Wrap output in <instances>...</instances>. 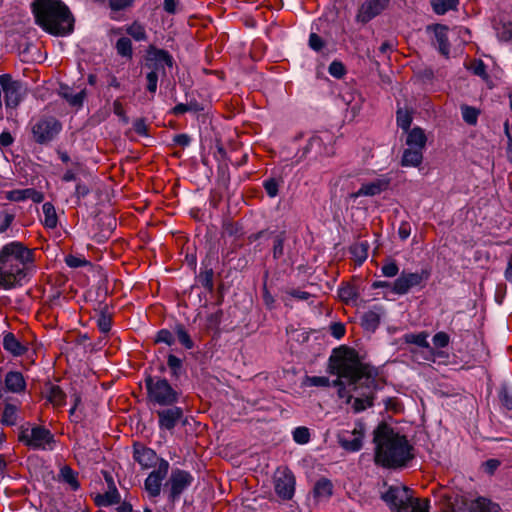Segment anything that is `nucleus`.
I'll return each instance as SVG.
<instances>
[{
  "instance_id": "nucleus-6",
  "label": "nucleus",
  "mask_w": 512,
  "mask_h": 512,
  "mask_svg": "<svg viewBox=\"0 0 512 512\" xmlns=\"http://www.w3.org/2000/svg\"><path fill=\"white\" fill-rule=\"evenodd\" d=\"M147 400L153 405L172 406L178 402L180 392L167 379L159 376L145 378Z\"/></svg>"
},
{
  "instance_id": "nucleus-43",
  "label": "nucleus",
  "mask_w": 512,
  "mask_h": 512,
  "mask_svg": "<svg viewBox=\"0 0 512 512\" xmlns=\"http://www.w3.org/2000/svg\"><path fill=\"white\" fill-rule=\"evenodd\" d=\"M175 334L178 338V341L182 346L186 349L190 350L194 347V342L188 334L187 330L182 324H178L175 326Z\"/></svg>"
},
{
  "instance_id": "nucleus-21",
  "label": "nucleus",
  "mask_w": 512,
  "mask_h": 512,
  "mask_svg": "<svg viewBox=\"0 0 512 512\" xmlns=\"http://www.w3.org/2000/svg\"><path fill=\"white\" fill-rule=\"evenodd\" d=\"M427 30L434 32L435 41L433 45L443 55L448 57L450 53V43L448 40L449 28L446 25L434 24L427 27Z\"/></svg>"
},
{
  "instance_id": "nucleus-56",
  "label": "nucleus",
  "mask_w": 512,
  "mask_h": 512,
  "mask_svg": "<svg viewBox=\"0 0 512 512\" xmlns=\"http://www.w3.org/2000/svg\"><path fill=\"white\" fill-rule=\"evenodd\" d=\"M66 265L70 268H79L89 264V262L81 256L69 254L64 259Z\"/></svg>"
},
{
  "instance_id": "nucleus-28",
  "label": "nucleus",
  "mask_w": 512,
  "mask_h": 512,
  "mask_svg": "<svg viewBox=\"0 0 512 512\" xmlns=\"http://www.w3.org/2000/svg\"><path fill=\"white\" fill-rule=\"evenodd\" d=\"M423 150L419 148H407L403 151L401 165L404 167H417L422 163Z\"/></svg>"
},
{
  "instance_id": "nucleus-14",
  "label": "nucleus",
  "mask_w": 512,
  "mask_h": 512,
  "mask_svg": "<svg viewBox=\"0 0 512 512\" xmlns=\"http://www.w3.org/2000/svg\"><path fill=\"white\" fill-rule=\"evenodd\" d=\"M170 465L163 458L158 461L157 468L150 472L145 479L144 487L150 497H157L161 493L162 481L166 478Z\"/></svg>"
},
{
  "instance_id": "nucleus-62",
  "label": "nucleus",
  "mask_w": 512,
  "mask_h": 512,
  "mask_svg": "<svg viewBox=\"0 0 512 512\" xmlns=\"http://www.w3.org/2000/svg\"><path fill=\"white\" fill-rule=\"evenodd\" d=\"M221 319H222V311L221 310H217L216 312L209 314L206 319L207 327L209 329L217 328L221 322Z\"/></svg>"
},
{
  "instance_id": "nucleus-35",
  "label": "nucleus",
  "mask_w": 512,
  "mask_h": 512,
  "mask_svg": "<svg viewBox=\"0 0 512 512\" xmlns=\"http://www.w3.org/2000/svg\"><path fill=\"white\" fill-rule=\"evenodd\" d=\"M117 54L123 58L131 60L133 57V47L130 38L121 37L115 44Z\"/></svg>"
},
{
  "instance_id": "nucleus-55",
  "label": "nucleus",
  "mask_w": 512,
  "mask_h": 512,
  "mask_svg": "<svg viewBox=\"0 0 512 512\" xmlns=\"http://www.w3.org/2000/svg\"><path fill=\"white\" fill-rule=\"evenodd\" d=\"M155 342L164 343L168 346H171L175 342L174 335L168 329H161L156 334Z\"/></svg>"
},
{
  "instance_id": "nucleus-24",
  "label": "nucleus",
  "mask_w": 512,
  "mask_h": 512,
  "mask_svg": "<svg viewBox=\"0 0 512 512\" xmlns=\"http://www.w3.org/2000/svg\"><path fill=\"white\" fill-rule=\"evenodd\" d=\"M383 309L380 306H374L361 316V325L364 329L374 331L380 324Z\"/></svg>"
},
{
  "instance_id": "nucleus-60",
  "label": "nucleus",
  "mask_w": 512,
  "mask_h": 512,
  "mask_svg": "<svg viewBox=\"0 0 512 512\" xmlns=\"http://www.w3.org/2000/svg\"><path fill=\"white\" fill-rule=\"evenodd\" d=\"M433 344L436 348H444L449 344L450 337L446 332H437L432 338Z\"/></svg>"
},
{
  "instance_id": "nucleus-38",
  "label": "nucleus",
  "mask_w": 512,
  "mask_h": 512,
  "mask_svg": "<svg viewBox=\"0 0 512 512\" xmlns=\"http://www.w3.org/2000/svg\"><path fill=\"white\" fill-rule=\"evenodd\" d=\"M458 3V0H432V7L436 14L443 15L449 10L455 9Z\"/></svg>"
},
{
  "instance_id": "nucleus-52",
  "label": "nucleus",
  "mask_w": 512,
  "mask_h": 512,
  "mask_svg": "<svg viewBox=\"0 0 512 512\" xmlns=\"http://www.w3.org/2000/svg\"><path fill=\"white\" fill-rule=\"evenodd\" d=\"M381 271L383 276L393 278L398 275L399 267L394 260H386L381 267Z\"/></svg>"
},
{
  "instance_id": "nucleus-36",
  "label": "nucleus",
  "mask_w": 512,
  "mask_h": 512,
  "mask_svg": "<svg viewBox=\"0 0 512 512\" xmlns=\"http://www.w3.org/2000/svg\"><path fill=\"white\" fill-rule=\"evenodd\" d=\"M62 97L73 107H82L86 97L85 89L78 93H73L70 89H65L61 92Z\"/></svg>"
},
{
  "instance_id": "nucleus-46",
  "label": "nucleus",
  "mask_w": 512,
  "mask_h": 512,
  "mask_svg": "<svg viewBox=\"0 0 512 512\" xmlns=\"http://www.w3.org/2000/svg\"><path fill=\"white\" fill-rule=\"evenodd\" d=\"M461 113L463 120L467 124L475 125L477 123L479 111L476 108L468 105H463L461 107Z\"/></svg>"
},
{
  "instance_id": "nucleus-2",
  "label": "nucleus",
  "mask_w": 512,
  "mask_h": 512,
  "mask_svg": "<svg viewBox=\"0 0 512 512\" xmlns=\"http://www.w3.org/2000/svg\"><path fill=\"white\" fill-rule=\"evenodd\" d=\"M35 249L12 241L0 249V286L6 290L21 287L36 271Z\"/></svg>"
},
{
  "instance_id": "nucleus-29",
  "label": "nucleus",
  "mask_w": 512,
  "mask_h": 512,
  "mask_svg": "<svg viewBox=\"0 0 512 512\" xmlns=\"http://www.w3.org/2000/svg\"><path fill=\"white\" fill-rule=\"evenodd\" d=\"M427 137L425 132L420 127H414L410 131L408 130L406 144L410 148H419L423 150L425 148Z\"/></svg>"
},
{
  "instance_id": "nucleus-20",
  "label": "nucleus",
  "mask_w": 512,
  "mask_h": 512,
  "mask_svg": "<svg viewBox=\"0 0 512 512\" xmlns=\"http://www.w3.org/2000/svg\"><path fill=\"white\" fill-rule=\"evenodd\" d=\"M427 338H428L427 332H420L417 334L416 333H407L403 336L405 343L415 344V345L427 350L428 355L424 357L425 360L435 361V358L441 357L443 355V352L434 351V349L430 346Z\"/></svg>"
},
{
  "instance_id": "nucleus-25",
  "label": "nucleus",
  "mask_w": 512,
  "mask_h": 512,
  "mask_svg": "<svg viewBox=\"0 0 512 512\" xmlns=\"http://www.w3.org/2000/svg\"><path fill=\"white\" fill-rule=\"evenodd\" d=\"M4 383L6 389L13 393L22 392L26 386L23 375L17 371L8 372L5 376Z\"/></svg>"
},
{
  "instance_id": "nucleus-50",
  "label": "nucleus",
  "mask_w": 512,
  "mask_h": 512,
  "mask_svg": "<svg viewBox=\"0 0 512 512\" xmlns=\"http://www.w3.org/2000/svg\"><path fill=\"white\" fill-rule=\"evenodd\" d=\"M61 476L63 480L73 488V490H77L79 488L76 473L69 466L61 468Z\"/></svg>"
},
{
  "instance_id": "nucleus-41",
  "label": "nucleus",
  "mask_w": 512,
  "mask_h": 512,
  "mask_svg": "<svg viewBox=\"0 0 512 512\" xmlns=\"http://www.w3.org/2000/svg\"><path fill=\"white\" fill-rule=\"evenodd\" d=\"M126 33L136 41H145L147 39L144 26L137 21H134L126 28Z\"/></svg>"
},
{
  "instance_id": "nucleus-5",
  "label": "nucleus",
  "mask_w": 512,
  "mask_h": 512,
  "mask_svg": "<svg viewBox=\"0 0 512 512\" xmlns=\"http://www.w3.org/2000/svg\"><path fill=\"white\" fill-rule=\"evenodd\" d=\"M381 499L393 512H429V500L415 498L412 490L401 484L388 486Z\"/></svg>"
},
{
  "instance_id": "nucleus-17",
  "label": "nucleus",
  "mask_w": 512,
  "mask_h": 512,
  "mask_svg": "<svg viewBox=\"0 0 512 512\" xmlns=\"http://www.w3.org/2000/svg\"><path fill=\"white\" fill-rule=\"evenodd\" d=\"M390 0H365L356 15V21L366 24L380 15L388 6Z\"/></svg>"
},
{
  "instance_id": "nucleus-33",
  "label": "nucleus",
  "mask_w": 512,
  "mask_h": 512,
  "mask_svg": "<svg viewBox=\"0 0 512 512\" xmlns=\"http://www.w3.org/2000/svg\"><path fill=\"white\" fill-rule=\"evenodd\" d=\"M42 210L44 214V226L49 229L56 228L58 224V217L54 205L50 202H46L43 204Z\"/></svg>"
},
{
  "instance_id": "nucleus-11",
  "label": "nucleus",
  "mask_w": 512,
  "mask_h": 512,
  "mask_svg": "<svg viewBox=\"0 0 512 512\" xmlns=\"http://www.w3.org/2000/svg\"><path fill=\"white\" fill-rule=\"evenodd\" d=\"M297 163L305 158L319 160L334 154L333 146L326 144L321 136L314 135L309 138L307 144L302 148Z\"/></svg>"
},
{
  "instance_id": "nucleus-39",
  "label": "nucleus",
  "mask_w": 512,
  "mask_h": 512,
  "mask_svg": "<svg viewBox=\"0 0 512 512\" xmlns=\"http://www.w3.org/2000/svg\"><path fill=\"white\" fill-rule=\"evenodd\" d=\"M17 411L18 408L16 405L7 403L3 409L2 422L8 426L15 425L18 418Z\"/></svg>"
},
{
  "instance_id": "nucleus-51",
  "label": "nucleus",
  "mask_w": 512,
  "mask_h": 512,
  "mask_svg": "<svg viewBox=\"0 0 512 512\" xmlns=\"http://www.w3.org/2000/svg\"><path fill=\"white\" fill-rule=\"evenodd\" d=\"M293 440L298 444H306L310 441V432L307 427L300 426L293 431Z\"/></svg>"
},
{
  "instance_id": "nucleus-59",
  "label": "nucleus",
  "mask_w": 512,
  "mask_h": 512,
  "mask_svg": "<svg viewBox=\"0 0 512 512\" xmlns=\"http://www.w3.org/2000/svg\"><path fill=\"white\" fill-rule=\"evenodd\" d=\"M158 78H159V73H157L156 71H150L146 74V81H147L146 89L151 94H155V92L157 91Z\"/></svg>"
},
{
  "instance_id": "nucleus-61",
  "label": "nucleus",
  "mask_w": 512,
  "mask_h": 512,
  "mask_svg": "<svg viewBox=\"0 0 512 512\" xmlns=\"http://www.w3.org/2000/svg\"><path fill=\"white\" fill-rule=\"evenodd\" d=\"M133 4L134 0H109V7L113 11L125 10L129 7H132Z\"/></svg>"
},
{
  "instance_id": "nucleus-45",
  "label": "nucleus",
  "mask_w": 512,
  "mask_h": 512,
  "mask_svg": "<svg viewBox=\"0 0 512 512\" xmlns=\"http://www.w3.org/2000/svg\"><path fill=\"white\" fill-rule=\"evenodd\" d=\"M167 365L170 368L173 377L178 378L182 374L183 362L177 356L169 354L167 357Z\"/></svg>"
},
{
  "instance_id": "nucleus-57",
  "label": "nucleus",
  "mask_w": 512,
  "mask_h": 512,
  "mask_svg": "<svg viewBox=\"0 0 512 512\" xmlns=\"http://www.w3.org/2000/svg\"><path fill=\"white\" fill-rule=\"evenodd\" d=\"M328 71L331 76L341 79L346 74L345 66L340 61H333L328 68Z\"/></svg>"
},
{
  "instance_id": "nucleus-34",
  "label": "nucleus",
  "mask_w": 512,
  "mask_h": 512,
  "mask_svg": "<svg viewBox=\"0 0 512 512\" xmlns=\"http://www.w3.org/2000/svg\"><path fill=\"white\" fill-rule=\"evenodd\" d=\"M500 506L487 498L480 497L472 505V512H499Z\"/></svg>"
},
{
  "instance_id": "nucleus-15",
  "label": "nucleus",
  "mask_w": 512,
  "mask_h": 512,
  "mask_svg": "<svg viewBox=\"0 0 512 512\" xmlns=\"http://www.w3.org/2000/svg\"><path fill=\"white\" fill-rule=\"evenodd\" d=\"M365 433V426L363 423L358 422L352 431H341L337 438L340 446L349 452H357L363 446V437Z\"/></svg>"
},
{
  "instance_id": "nucleus-47",
  "label": "nucleus",
  "mask_w": 512,
  "mask_h": 512,
  "mask_svg": "<svg viewBox=\"0 0 512 512\" xmlns=\"http://www.w3.org/2000/svg\"><path fill=\"white\" fill-rule=\"evenodd\" d=\"M469 69L474 75L479 76L484 81L489 80V75L486 71V65L482 60H473L469 66Z\"/></svg>"
},
{
  "instance_id": "nucleus-49",
  "label": "nucleus",
  "mask_w": 512,
  "mask_h": 512,
  "mask_svg": "<svg viewBox=\"0 0 512 512\" xmlns=\"http://www.w3.org/2000/svg\"><path fill=\"white\" fill-rule=\"evenodd\" d=\"M499 400L503 407L512 410V388L502 385L499 390Z\"/></svg>"
},
{
  "instance_id": "nucleus-10",
  "label": "nucleus",
  "mask_w": 512,
  "mask_h": 512,
  "mask_svg": "<svg viewBox=\"0 0 512 512\" xmlns=\"http://www.w3.org/2000/svg\"><path fill=\"white\" fill-rule=\"evenodd\" d=\"M61 123L54 117H43L32 127V134L38 144L51 142L61 131Z\"/></svg>"
},
{
  "instance_id": "nucleus-63",
  "label": "nucleus",
  "mask_w": 512,
  "mask_h": 512,
  "mask_svg": "<svg viewBox=\"0 0 512 512\" xmlns=\"http://www.w3.org/2000/svg\"><path fill=\"white\" fill-rule=\"evenodd\" d=\"M113 112L115 115H117L120 118V120L123 123L127 124L129 122V118L126 116L123 104L121 103V101L119 99H116L113 102Z\"/></svg>"
},
{
  "instance_id": "nucleus-19",
  "label": "nucleus",
  "mask_w": 512,
  "mask_h": 512,
  "mask_svg": "<svg viewBox=\"0 0 512 512\" xmlns=\"http://www.w3.org/2000/svg\"><path fill=\"white\" fill-rule=\"evenodd\" d=\"M166 409L158 410V425L161 430H173L176 425L183 418V409L181 407L172 405L167 406Z\"/></svg>"
},
{
  "instance_id": "nucleus-1",
  "label": "nucleus",
  "mask_w": 512,
  "mask_h": 512,
  "mask_svg": "<svg viewBox=\"0 0 512 512\" xmlns=\"http://www.w3.org/2000/svg\"><path fill=\"white\" fill-rule=\"evenodd\" d=\"M329 373L336 375L333 386L338 387L340 398L347 397L350 402L352 395H349L344 381L356 393L352 407L356 413L371 407L374 401V392L377 389V373L371 366L362 363L354 349L345 346L333 350L329 358Z\"/></svg>"
},
{
  "instance_id": "nucleus-18",
  "label": "nucleus",
  "mask_w": 512,
  "mask_h": 512,
  "mask_svg": "<svg viewBox=\"0 0 512 512\" xmlns=\"http://www.w3.org/2000/svg\"><path fill=\"white\" fill-rule=\"evenodd\" d=\"M390 186V178L382 175L371 182L363 183L360 189L350 194V198L357 199L362 196H376L386 191Z\"/></svg>"
},
{
  "instance_id": "nucleus-7",
  "label": "nucleus",
  "mask_w": 512,
  "mask_h": 512,
  "mask_svg": "<svg viewBox=\"0 0 512 512\" xmlns=\"http://www.w3.org/2000/svg\"><path fill=\"white\" fill-rule=\"evenodd\" d=\"M430 276V268H423L416 272L403 270L392 282V292L397 295H406L412 289H423Z\"/></svg>"
},
{
  "instance_id": "nucleus-42",
  "label": "nucleus",
  "mask_w": 512,
  "mask_h": 512,
  "mask_svg": "<svg viewBox=\"0 0 512 512\" xmlns=\"http://www.w3.org/2000/svg\"><path fill=\"white\" fill-rule=\"evenodd\" d=\"M396 121L398 127L408 132L412 123V115L407 109L399 108L396 112Z\"/></svg>"
},
{
  "instance_id": "nucleus-23",
  "label": "nucleus",
  "mask_w": 512,
  "mask_h": 512,
  "mask_svg": "<svg viewBox=\"0 0 512 512\" xmlns=\"http://www.w3.org/2000/svg\"><path fill=\"white\" fill-rule=\"evenodd\" d=\"M133 458L144 469L154 466L158 460L156 452L143 445H134Z\"/></svg>"
},
{
  "instance_id": "nucleus-22",
  "label": "nucleus",
  "mask_w": 512,
  "mask_h": 512,
  "mask_svg": "<svg viewBox=\"0 0 512 512\" xmlns=\"http://www.w3.org/2000/svg\"><path fill=\"white\" fill-rule=\"evenodd\" d=\"M5 198L13 202L32 200L34 203H41L44 200V194L34 188L15 189L5 192Z\"/></svg>"
},
{
  "instance_id": "nucleus-9",
  "label": "nucleus",
  "mask_w": 512,
  "mask_h": 512,
  "mask_svg": "<svg viewBox=\"0 0 512 512\" xmlns=\"http://www.w3.org/2000/svg\"><path fill=\"white\" fill-rule=\"evenodd\" d=\"M19 440L26 446L37 450H52L55 444L54 435L43 426H35L30 433L22 431Z\"/></svg>"
},
{
  "instance_id": "nucleus-40",
  "label": "nucleus",
  "mask_w": 512,
  "mask_h": 512,
  "mask_svg": "<svg viewBox=\"0 0 512 512\" xmlns=\"http://www.w3.org/2000/svg\"><path fill=\"white\" fill-rule=\"evenodd\" d=\"M368 243L361 242L353 245L350 248L351 254L354 256L356 262L361 265L368 257Z\"/></svg>"
},
{
  "instance_id": "nucleus-58",
  "label": "nucleus",
  "mask_w": 512,
  "mask_h": 512,
  "mask_svg": "<svg viewBox=\"0 0 512 512\" xmlns=\"http://www.w3.org/2000/svg\"><path fill=\"white\" fill-rule=\"evenodd\" d=\"M15 215L9 213L7 211H2L0 213V234L7 231V229L11 226L14 221Z\"/></svg>"
},
{
  "instance_id": "nucleus-4",
  "label": "nucleus",
  "mask_w": 512,
  "mask_h": 512,
  "mask_svg": "<svg viewBox=\"0 0 512 512\" xmlns=\"http://www.w3.org/2000/svg\"><path fill=\"white\" fill-rule=\"evenodd\" d=\"M31 11L35 23L49 34L66 36L74 29V17L61 0H34Z\"/></svg>"
},
{
  "instance_id": "nucleus-37",
  "label": "nucleus",
  "mask_w": 512,
  "mask_h": 512,
  "mask_svg": "<svg viewBox=\"0 0 512 512\" xmlns=\"http://www.w3.org/2000/svg\"><path fill=\"white\" fill-rule=\"evenodd\" d=\"M97 327L101 333H108L111 330L112 317L107 312V307H104L97 316Z\"/></svg>"
},
{
  "instance_id": "nucleus-53",
  "label": "nucleus",
  "mask_w": 512,
  "mask_h": 512,
  "mask_svg": "<svg viewBox=\"0 0 512 512\" xmlns=\"http://www.w3.org/2000/svg\"><path fill=\"white\" fill-rule=\"evenodd\" d=\"M284 242H285L284 233H280L275 237L274 243H273V258L275 260H277L283 256Z\"/></svg>"
},
{
  "instance_id": "nucleus-13",
  "label": "nucleus",
  "mask_w": 512,
  "mask_h": 512,
  "mask_svg": "<svg viewBox=\"0 0 512 512\" xmlns=\"http://www.w3.org/2000/svg\"><path fill=\"white\" fill-rule=\"evenodd\" d=\"M173 63V57L168 51L152 45L147 49L146 66L150 71L161 72L165 76V66L172 67Z\"/></svg>"
},
{
  "instance_id": "nucleus-27",
  "label": "nucleus",
  "mask_w": 512,
  "mask_h": 512,
  "mask_svg": "<svg viewBox=\"0 0 512 512\" xmlns=\"http://www.w3.org/2000/svg\"><path fill=\"white\" fill-rule=\"evenodd\" d=\"M3 348L10 352L13 356H22L27 351L24 346L13 333H7L3 338Z\"/></svg>"
},
{
  "instance_id": "nucleus-31",
  "label": "nucleus",
  "mask_w": 512,
  "mask_h": 512,
  "mask_svg": "<svg viewBox=\"0 0 512 512\" xmlns=\"http://www.w3.org/2000/svg\"><path fill=\"white\" fill-rule=\"evenodd\" d=\"M46 394L48 401L54 406H63L66 402V394L58 385L49 384Z\"/></svg>"
},
{
  "instance_id": "nucleus-32",
  "label": "nucleus",
  "mask_w": 512,
  "mask_h": 512,
  "mask_svg": "<svg viewBox=\"0 0 512 512\" xmlns=\"http://www.w3.org/2000/svg\"><path fill=\"white\" fill-rule=\"evenodd\" d=\"M203 268L197 276L198 282L209 292L214 290V271L209 265L202 263Z\"/></svg>"
},
{
  "instance_id": "nucleus-3",
  "label": "nucleus",
  "mask_w": 512,
  "mask_h": 512,
  "mask_svg": "<svg viewBox=\"0 0 512 512\" xmlns=\"http://www.w3.org/2000/svg\"><path fill=\"white\" fill-rule=\"evenodd\" d=\"M373 442L376 465L384 468H399L405 466L413 458V448L406 436L401 435L386 423H380L375 428Z\"/></svg>"
},
{
  "instance_id": "nucleus-12",
  "label": "nucleus",
  "mask_w": 512,
  "mask_h": 512,
  "mask_svg": "<svg viewBox=\"0 0 512 512\" xmlns=\"http://www.w3.org/2000/svg\"><path fill=\"white\" fill-rule=\"evenodd\" d=\"M0 86L4 92L7 108H16L24 98L25 92L20 81L13 80L9 74L0 75Z\"/></svg>"
},
{
  "instance_id": "nucleus-64",
  "label": "nucleus",
  "mask_w": 512,
  "mask_h": 512,
  "mask_svg": "<svg viewBox=\"0 0 512 512\" xmlns=\"http://www.w3.org/2000/svg\"><path fill=\"white\" fill-rule=\"evenodd\" d=\"M307 383L310 386L327 387L330 385V380L325 376H312L307 378Z\"/></svg>"
},
{
  "instance_id": "nucleus-26",
  "label": "nucleus",
  "mask_w": 512,
  "mask_h": 512,
  "mask_svg": "<svg viewBox=\"0 0 512 512\" xmlns=\"http://www.w3.org/2000/svg\"><path fill=\"white\" fill-rule=\"evenodd\" d=\"M121 500V496L116 488V486L108 487L107 491L103 494H97L94 498L95 504L97 506H110L113 504H118Z\"/></svg>"
},
{
  "instance_id": "nucleus-8",
  "label": "nucleus",
  "mask_w": 512,
  "mask_h": 512,
  "mask_svg": "<svg viewBox=\"0 0 512 512\" xmlns=\"http://www.w3.org/2000/svg\"><path fill=\"white\" fill-rule=\"evenodd\" d=\"M194 477L186 470L173 469L168 480L164 484V491L168 494V501L175 503L181 494L192 485Z\"/></svg>"
},
{
  "instance_id": "nucleus-44",
  "label": "nucleus",
  "mask_w": 512,
  "mask_h": 512,
  "mask_svg": "<svg viewBox=\"0 0 512 512\" xmlns=\"http://www.w3.org/2000/svg\"><path fill=\"white\" fill-rule=\"evenodd\" d=\"M283 183L281 178H268L263 181V187L270 198H274L279 193V187Z\"/></svg>"
},
{
  "instance_id": "nucleus-48",
  "label": "nucleus",
  "mask_w": 512,
  "mask_h": 512,
  "mask_svg": "<svg viewBox=\"0 0 512 512\" xmlns=\"http://www.w3.org/2000/svg\"><path fill=\"white\" fill-rule=\"evenodd\" d=\"M267 278H268V272L265 273L264 276V283L262 287V298L263 303L266 306L267 309L273 310L275 308L276 300L273 297V295L270 293L267 287Z\"/></svg>"
},
{
  "instance_id": "nucleus-54",
  "label": "nucleus",
  "mask_w": 512,
  "mask_h": 512,
  "mask_svg": "<svg viewBox=\"0 0 512 512\" xmlns=\"http://www.w3.org/2000/svg\"><path fill=\"white\" fill-rule=\"evenodd\" d=\"M338 295L345 302L354 300L358 296L356 289L351 285H344L340 287L338 289Z\"/></svg>"
},
{
  "instance_id": "nucleus-16",
  "label": "nucleus",
  "mask_w": 512,
  "mask_h": 512,
  "mask_svg": "<svg viewBox=\"0 0 512 512\" xmlns=\"http://www.w3.org/2000/svg\"><path fill=\"white\" fill-rule=\"evenodd\" d=\"M295 476L294 474L288 470L284 469L283 471H279L278 475L275 477V492L283 500H290L293 498L295 493Z\"/></svg>"
},
{
  "instance_id": "nucleus-30",
  "label": "nucleus",
  "mask_w": 512,
  "mask_h": 512,
  "mask_svg": "<svg viewBox=\"0 0 512 512\" xmlns=\"http://www.w3.org/2000/svg\"><path fill=\"white\" fill-rule=\"evenodd\" d=\"M332 493L333 484L329 479L321 478L315 483L313 494L317 500H327L331 497Z\"/></svg>"
}]
</instances>
